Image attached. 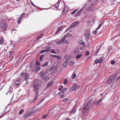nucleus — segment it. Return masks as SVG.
Instances as JSON below:
<instances>
[{
    "mask_svg": "<svg viewBox=\"0 0 120 120\" xmlns=\"http://www.w3.org/2000/svg\"><path fill=\"white\" fill-rule=\"evenodd\" d=\"M39 81L38 80L36 81L34 84V91L35 92V98L33 101H29L30 103H34L38 97V89L40 88L39 86L40 84V83Z\"/></svg>",
    "mask_w": 120,
    "mask_h": 120,
    "instance_id": "1",
    "label": "nucleus"
},
{
    "mask_svg": "<svg viewBox=\"0 0 120 120\" xmlns=\"http://www.w3.org/2000/svg\"><path fill=\"white\" fill-rule=\"evenodd\" d=\"M83 108L84 109L85 114L87 115H89L92 112V110L90 109L92 106L91 101L85 102Z\"/></svg>",
    "mask_w": 120,
    "mask_h": 120,
    "instance_id": "2",
    "label": "nucleus"
},
{
    "mask_svg": "<svg viewBox=\"0 0 120 120\" xmlns=\"http://www.w3.org/2000/svg\"><path fill=\"white\" fill-rule=\"evenodd\" d=\"M117 75L114 74L109 77L107 79L106 83L110 84L113 83L116 79Z\"/></svg>",
    "mask_w": 120,
    "mask_h": 120,
    "instance_id": "3",
    "label": "nucleus"
},
{
    "mask_svg": "<svg viewBox=\"0 0 120 120\" xmlns=\"http://www.w3.org/2000/svg\"><path fill=\"white\" fill-rule=\"evenodd\" d=\"M0 27L1 31L3 32L5 31L7 28L6 23L2 22H1Z\"/></svg>",
    "mask_w": 120,
    "mask_h": 120,
    "instance_id": "4",
    "label": "nucleus"
},
{
    "mask_svg": "<svg viewBox=\"0 0 120 120\" xmlns=\"http://www.w3.org/2000/svg\"><path fill=\"white\" fill-rule=\"evenodd\" d=\"M35 112L34 111H32L30 112H27L24 113V115L23 118L24 119H26L29 117L32 116V114L34 113Z\"/></svg>",
    "mask_w": 120,
    "mask_h": 120,
    "instance_id": "5",
    "label": "nucleus"
},
{
    "mask_svg": "<svg viewBox=\"0 0 120 120\" xmlns=\"http://www.w3.org/2000/svg\"><path fill=\"white\" fill-rule=\"evenodd\" d=\"M79 87V86L76 84L72 86L70 89V91H72L73 90L76 91L78 89Z\"/></svg>",
    "mask_w": 120,
    "mask_h": 120,
    "instance_id": "6",
    "label": "nucleus"
},
{
    "mask_svg": "<svg viewBox=\"0 0 120 120\" xmlns=\"http://www.w3.org/2000/svg\"><path fill=\"white\" fill-rule=\"evenodd\" d=\"M79 21L75 22L72 23L70 26L72 28L75 27L76 25L79 24Z\"/></svg>",
    "mask_w": 120,
    "mask_h": 120,
    "instance_id": "7",
    "label": "nucleus"
},
{
    "mask_svg": "<svg viewBox=\"0 0 120 120\" xmlns=\"http://www.w3.org/2000/svg\"><path fill=\"white\" fill-rule=\"evenodd\" d=\"M24 79L26 81H27L29 79V75L27 73H26L24 74Z\"/></svg>",
    "mask_w": 120,
    "mask_h": 120,
    "instance_id": "8",
    "label": "nucleus"
},
{
    "mask_svg": "<svg viewBox=\"0 0 120 120\" xmlns=\"http://www.w3.org/2000/svg\"><path fill=\"white\" fill-rule=\"evenodd\" d=\"M77 42L79 44H82L83 47H85V44L84 43V42L82 40L80 39H78L77 40Z\"/></svg>",
    "mask_w": 120,
    "mask_h": 120,
    "instance_id": "9",
    "label": "nucleus"
},
{
    "mask_svg": "<svg viewBox=\"0 0 120 120\" xmlns=\"http://www.w3.org/2000/svg\"><path fill=\"white\" fill-rule=\"evenodd\" d=\"M103 61L102 59L101 58H100L98 60H96L94 62V63L95 64H97L98 63H101Z\"/></svg>",
    "mask_w": 120,
    "mask_h": 120,
    "instance_id": "10",
    "label": "nucleus"
},
{
    "mask_svg": "<svg viewBox=\"0 0 120 120\" xmlns=\"http://www.w3.org/2000/svg\"><path fill=\"white\" fill-rule=\"evenodd\" d=\"M51 48V47L50 46L47 45L45 47V50L46 51V52L49 51Z\"/></svg>",
    "mask_w": 120,
    "mask_h": 120,
    "instance_id": "11",
    "label": "nucleus"
},
{
    "mask_svg": "<svg viewBox=\"0 0 120 120\" xmlns=\"http://www.w3.org/2000/svg\"><path fill=\"white\" fill-rule=\"evenodd\" d=\"M102 100V98H101L94 103L95 106H97L101 102Z\"/></svg>",
    "mask_w": 120,
    "mask_h": 120,
    "instance_id": "12",
    "label": "nucleus"
},
{
    "mask_svg": "<svg viewBox=\"0 0 120 120\" xmlns=\"http://www.w3.org/2000/svg\"><path fill=\"white\" fill-rule=\"evenodd\" d=\"M52 81L50 82L47 85L46 88L44 90L46 89H48L49 87H51L52 86Z\"/></svg>",
    "mask_w": 120,
    "mask_h": 120,
    "instance_id": "13",
    "label": "nucleus"
},
{
    "mask_svg": "<svg viewBox=\"0 0 120 120\" xmlns=\"http://www.w3.org/2000/svg\"><path fill=\"white\" fill-rule=\"evenodd\" d=\"M62 28L60 26L58 27L57 28L56 30V31L55 34H57L59 31L61 30H62Z\"/></svg>",
    "mask_w": 120,
    "mask_h": 120,
    "instance_id": "14",
    "label": "nucleus"
},
{
    "mask_svg": "<svg viewBox=\"0 0 120 120\" xmlns=\"http://www.w3.org/2000/svg\"><path fill=\"white\" fill-rule=\"evenodd\" d=\"M85 36L86 38V39L87 41V42L89 39V38L90 36V35L87 34H86L85 35Z\"/></svg>",
    "mask_w": 120,
    "mask_h": 120,
    "instance_id": "15",
    "label": "nucleus"
},
{
    "mask_svg": "<svg viewBox=\"0 0 120 120\" xmlns=\"http://www.w3.org/2000/svg\"><path fill=\"white\" fill-rule=\"evenodd\" d=\"M82 12V10H80L79 11H78L77 13L75 15V16L76 17H77L78 16L80 15H81Z\"/></svg>",
    "mask_w": 120,
    "mask_h": 120,
    "instance_id": "16",
    "label": "nucleus"
},
{
    "mask_svg": "<svg viewBox=\"0 0 120 120\" xmlns=\"http://www.w3.org/2000/svg\"><path fill=\"white\" fill-rule=\"evenodd\" d=\"M9 54H10V56H14L15 55V53L14 51H10L9 52Z\"/></svg>",
    "mask_w": 120,
    "mask_h": 120,
    "instance_id": "17",
    "label": "nucleus"
},
{
    "mask_svg": "<svg viewBox=\"0 0 120 120\" xmlns=\"http://www.w3.org/2000/svg\"><path fill=\"white\" fill-rule=\"evenodd\" d=\"M74 53L75 54H79L80 52L79 49H75L74 51Z\"/></svg>",
    "mask_w": 120,
    "mask_h": 120,
    "instance_id": "18",
    "label": "nucleus"
},
{
    "mask_svg": "<svg viewBox=\"0 0 120 120\" xmlns=\"http://www.w3.org/2000/svg\"><path fill=\"white\" fill-rule=\"evenodd\" d=\"M40 67L35 66V68H34V70L35 71H38L40 70Z\"/></svg>",
    "mask_w": 120,
    "mask_h": 120,
    "instance_id": "19",
    "label": "nucleus"
},
{
    "mask_svg": "<svg viewBox=\"0 0 120 120\" xmlns=\"http://www.w3.org/2000/svg\"><path fill=\"white\" fill-rule=\"evenodd\" d=\"M69 60V59L67 58L66 59L64 63L63 64V67H64L65 66L66 64L68 63Z\"/></svg>",
    "mask_w": 120,
    "mask_h": 120,
    "instance_id": "20",
    "label": "nucleus"
},
{
    "mask_svg": "<svg viewBox=\"0 0 120 120\" xmlns=\"http://www.w3.org/2000/svg\"><path fill=\"white\" fill-rule=\"evenodd\" d=\"M48 69H47L44 73H43V75H42V78H43L48 73Z\"/></svg>",
    "mask_w": 120,
    "mask_h": 120,
    "instance_id": "21",
    "label": "nucleus"
},
{
    "mask_svg": "<svg viewBox=\"0 0 120 120\" xmlns=\"http://www.w3.org/2000/svg\"><path fill=\"white\" fill-rule=\"evenodd\" d=\"M75 63V62L74 61H71L70 62L69 64V65L71 66H72L74 65Z\"/></svg>",
    "mask_w": 120,
    "mask_h": 120,
    "instance_id": "22",
    "label": "nucleus"
},
{
    "mask_svg": "<svg viewBox=\"0 0 120 120\" xmlns=\"http://www.w3.org/2000/svg\"><path fill=\"white\" fill-rule=\"evenodd\" d=\"M91 42L90 41L88 42L87 46L88 47H91Z\"/></svg>",
    "mask_w": 120,
    "mask_h": 120,
    "instance_id": "23",
    "label": "nucleus"
},
{
    "mask_svg": "<svg viewBox=\"0 0 120 120\" xmlns=\"http://www.w3.org/2000/svg\"><path fill=\"white\" fill-rule=\"evenodd\" d=\"M49 79V77L48 76H46L45 77L43 78V80L45 81H47Z\"/></svg>",
    "mask_w": 120,
    "mask_h": 120,
    "instance_id": "24",
    "label": "nucleus"
},
{
    "mask_svg": "<svg viewBox=\"0 0 120 120\" xmlns=\"http://www.w3.org/2000/svg\"><path fill=\"white\" fill-rule=\"evenodd\" d=\"M0 44H3V38L2 37H0Z\"/></svg>",
    "mask_w": 120,
    "mask_h": 120,
    "instance_id": "25",
    "label": "nucleus"
},
{
    "mask_svg": "<svg viewBox=\"0 0 120 120\" xmlns=\"http://www.w3.org/2000/svg\"><path fill=\"white\" fill-rule=\"evenodd\" d=\"M76 111V108L74 107L72 109V110L71 111V112L73 113H75Z\"/></svg>",
    "mask_w": 120,
    "mask_h": 120,
    "instance_id": "26",
    "label": "nucleus"
},
{
    "mask_svg": "<svg viewBox=\"0 0 120 120\" xmlns=\"http://www.w3.org/2000/svg\"><path fill=\"white\" fill-rule=\"evenodd\" d=\"M67 37L66 35H64L62 38V40L64 42L66 38Z\"/></svg>",
    "mask_w": 120,
    "mask_h": 120,
    "instance_id": "27",
    "label": "nucleus"
},
{
    "mask_svg": "<svg viewBox=\"0 0 120 120\" xmlns=\"http://www.w3.org/2000/svg\"><path fill=\"white\" fill-rule=\"evenodd\" d=\"M48 64V62L47 61H46L45 62V63L44 64H42L41 65V66L42 67H44L46 66Z\"/></svg>",
    "mask_w": 120,
    "mask_h": 120,
    "instance_id": "28",
    "label": "nucleus"
},
{
    "mask_svg": "<svg viewBox=\"0 0 120 120\" xmlns=\"http://www.w3.org/2000/svg\"><path fill=\"white\" fill-rule=\"evenodd\" d=\"M102 24L101 23V24H99L98 27L96 29V30H98L102 26Z\"/></svg>",
    "mask_w": 120,
    "mask_h": 120,
    "instance_id": "29",
    "label": "nucleus"
},
{
    "mask_svg": "<svg viewBox=\"0 0 120 120\" xmlns=\"http://www.w3.org/2000/svg\"><path fill=\"white\" fill-rule=\"evenodd\" d=\"M82 56V55L81 54H79V55H77L76 56V58L77 59H78L80 58Z\"/></svg>",
    "mask_w": 120,
    "mask_h": 120,
    "instance_id": "30",
    "label": "nucleus"
},
{
    "mask_svg": "<svg viewBox=\"0 0 120 120\" xmlns=\"http://www.w3.org/2000/svg\"><path fill=\"white\" fill-rule=\"evenodd\" d=\"M22 19L20 17H19L18 20V24H19L21 21Z\"/></svg>",
    "mask_w": 120,
    "mask_h": 120,
    "instance_id": "31",
    "label": "nucleus"
},
{
    "mask_svg": "<svg viewBox=\"0 0 120 120\" xmlns=\"http://www.w3.org/2000/svg\"><path fill=\"white\" fill-rule=\"evenodd\" d=\"M23 112H24V111H23V110L22 109H21L19 111V113L20 114H22V113Z\"/></svg>",
    "mask_w": 120,
    "mask_h": 120,
    "instance_id": "32",
    "label": "nucleus"
},
{
    "mask_svg": "<svg viewBox=\"0 0 120 120\" xmlns=\"http://www.w3.org/2000/svg\"><path fill=\"white\" fill-rule=\"evenodd\" d=\"M63 42H64L63 41H62V40L61 41H57V44H61Z\"/></svg>",
    "mask_w": 120,
    "mask_h": 120,
    "instance_id": "33",
    "label": "nucleus"
},
{
    "mask_svg": "<svg viewBox=\"0 0 120 120\" xmlns=\"http://www.w3.org/2000/svg\"><path fill=\"white\" fill-rule=\"evenodd\" d=\"M47 114L44 115H43L42 117V118L43 119H45L47 116Z\"/></svg>",
    "mask_w": 120,
    "mask_h": 120,
    "instance_id": "34",
    "label": "nucleus"
},
{
    "mask_svg": "<svg viewBox=\"0 0 120 120\" xmlns=\"http://www.w3.org/2000/svg\"><path fill=\"white\" fill-rule=\"evenodd\" d=\"M78 10V9H77L76 10H75L73 11L71 13V14H73L75 13Z\"/></svg>",
    "mask_w": 120,
    "mask_h": 120,
    "instance_id": "35",
    "label": "nucleus"
},
{
    "mask_svg": "<svg viewBox=\"0 0 120 120\" xmlns=\"http://www.w3.org/2000/svg\"><path fill=\"white\" fill-rule=\"evenodd\" d=\"M44 54L42 55H41V57L39 58V60L40 61H41L42 60V58L43 57Z\"/></svg>",
    "mask_w": 120,
    "mask_h": 120,
    "instance_id": "36",
    "label": "nucleus"
},
{
    "mask_svg": "<svg viewBox=\"0 0 120 120\" xmlns=\"http://www.w3.org/2000/svg\"><path fill=\"white\" fill-rule=\"evenodd\" d=\"M67 88H66L63 89L62 91L63 93H64L67 91Z\"/></svg>",
    "mask_w": 120,
    "mask_h": 120,
    "instance_id": "37",
    "label": "nucleus"
},
{
    "mask_svg": "<svg viewBox=\"0 0 120 120\" xmlns=\"http://www.w3.org/2000/svg\"><path fill=\"white\" fill-rule=\"evenodd\" d=\"M45 98H43L41 100H40L39 102V104H38V105L40 104L45 99Z\"/></svg>",
    "mask_w": 120,
    "mask_h": 120,
    "instance_id": "38",
    "label": "nucleus"
},
{
    "mask_svg": "<svg viewBox=\"0 0 120 120\" xmlns=\"http://www.w3.org/2000/svg\"><path fill=\"white\" fill-rule=\"evenodd\" d=\"M50 52L52 53H53L55 54H56V52L54 51V50L53 49H52L50 51Z\"/></svg>",
    "mask_w": 120,
    "mask_h": 120,
    "instance_id": "39",
    "label": "nucleus"
},
{
    "mask_svg": "<svg viewBox=\"0 0 120 120\" xmlns=\"http://www.w3.org/2000/svg\"><path fill=\"white\" fill-rule=\"evenodd\" d=\"M54 68V66H52L50 68L49 70V71H52V70H53V68Z\"/></svg>",
    "mask_w": 120,
    "mask_h": 120,
    "instance_id": "40",
    "label": "nucleus"
},
{
    "mask_svg": "<svg viewBox=\"0 0 120 120\" xmlns=\"http://www.w3.org/2000/svg\"><path fill=\"white\" fill-rule=\"evenodd\" d=\"M36 64L38 66H39L40 65L39 62V61H36Z\"/></svg>",
    "mask_w": 120,
    "mask_h": 120,
    "instance_id": "41",
    "label": "nucleus"
},
{
    "mask_svg": "<svg viewBox=\"0 0 120 120\" xmlns=\"http://www.w3.org/2000/svg\"><path fill=\"white\" fill-rule=\"evenodd\" d=\"M76 76V75L75 74H73L72 76V78L73 79H74L75 78Z\"/></svg>",
    "mask_w": 120,
    "mask_h": 120,
    "instance_id": "42",
    "label": "nucleus"
},
{
    "mask_svg": "<svg viewBox=\"0 0 120 120\" xmlns=\"http://www.w3.org/2000/svg\"><path fill=\"white\" fill-rule=\"evenodd\" d=\"M71 28H72L71 27V26H70L68 27V28L66 29V30L65 32L67 31H68V30H69L71 29Z\"/></svg>",
    "mask_w": 120,
    "mask_h": 120,
    "instance_id": "43",
    "label": "nucleus"
},
{
    "mask_svg": "<svg viewBox=\"0 0 120 120\" xmlns=\"http://www.w3.org/2000/svg\"><path fill=\"white\" fill-rule=\"evenodd\" d=\"M68 98H65L64 99L63 101L64 102H66L67 101H68Z\"/></svg>",
    "mask_w": 120,
    "mask_h": 120,
    "instance_id": "44",
    "label": "nucleus"
},
{
    "mask_svg": "<svg viewBox=\"0 0 120 120\" xmlns=\"http://www.w3.org/2000/svg\"><path fill=\"white\" fill-rule=\"evenodd\" d=\"M24 16V13H23L19 17L20 18H21L22 19V18Z\"/></svg>",
    "mask_w": 120,
    "mask_h": 120,
    "instance_id": "45",
    "label": "nucleus"
},
{
    "mask_svg": "<svg viewBox=\"0 0 120 120\" xmlns=\"http://www.w3.org/2000/svg\"><path fill=\"white\" fill-rule=\"evenodd\" d=\"M39 74H40V76L41 77V78H42V75H43V72L42 71H41L40 73Z\"/></svg>",
    "mask_w": 120,
    "mask_h": 120,
    "instance_id": "46",
    "label": "nucleus"
},
{
    "mask_svg": "<svg viewBox=\"0 0 120 120\" xmlns=\"http://www.w3.org/2000/svg\"><path fill=\"white\" fill-rule=\"evenodd\" d=\"M64 84H65L67 83V82L68 81V80H67V79H64Z\"/></svg>",
    "mask_w": 120,
    "mask_h": 120,
    "instance_id": "47",
    "label": "nucleus"
},
{
    "mask_svg": "<svg viewBox=\"0 0 120 120\" xmlns=\"http://www.w3.org/2000/svg\"><path fill=\"white\" fill-rule=\"evenodd\" d=\"M87 6V5H84L82 8L81 9V10H82V11H83V10L85 9V8H86V7Z\"/></svg>",
    "mask_w": 120,
    "mask_h": 120,
    "instance_id": "48",
    "label": "nucleus"
},
{
    "mask_svg": "<svg viewBox=\"0 0 120 120\" xmlns=\"http://www.w3.org/2000/svg\"><path fill=\"white\" fill-rule=\"evenodd\" d=\"M115 63V61L113 60H112L111 62V64H114Z\"/></svg>",
    "mask_w": 120,
    "mask_h": 120,
    "instance_id": "49",
    "label": "nucleus"
},
{
    "mask_svg": "<svg viewBox=\"0 0 120 120\" xmlns=\"http://www.w3.org/2000/svg\"><path fill=\"white\" fill-rule=\"evenodd\" d=\"M66 35L67 36V37L68 36L71 37L72 36V35L70 34H67Z\"/></svg>",
    "mask_w": 120,
    "mask_h": 120,
    "instance_id": "50",
    "label": "nucleus"
},
{
    "mask_svg": "<svg viewBox=\"0 0 120 120\" xmlns=\"http://www.w3.org/2000/svg\"><path fill=\"white\" fill-rule=\"evenodd\" d=\"M46 51L45 50H42L40 51V53L41 54H42L45 52H46Z\"/></svg>",
    "mask_w": 120,
    "mask_h": 120,
    "instance_id": "51",
    "label": "nucleus"
},
{
    "mask_svg": "<svg viewBox=\"0 0 120 120\" xmlns=\"http://www.w3.org/2000/svg\"><path fill=\"white\" fill-rule=\"evenodd\" d=\"M63 86H60V88H58V90L59 91H60L63 88Z\"/></svg>",
    "mask_w": 120,
    "mask_h": 120,
    "instance_id": "52",
    "label": "nucleus"
},
{
    "mask_svg": "<svg viewBox=\"0 0 120 120\" xmlns=\"http://www.w3.org/2000/svg\"><path fill=\"white\" fill-rule=\"evenodd\" d=\"M56 58H57L58 60H60L61 59V57L60 56H57Z\"/></svg>",
    "mask_w": 120,
    "mask_h": 120,
    "instance_id": "53",
    "label": "nucleus"
},
{
    "mask_svg": "<svg viewBox=\"0 0 120 120\" xmlns=\"http://www.w3.org/2000/svg\"><path fill=\"white\" fill-rule=\"evenodd\" d=\"M59 5H57V4H56L55 5V7L56 8V9L57 10H58V7Z\"/></svg>",
    "mask_w": 120,
    "mask_h": 120,
    "instance_id": "54",
    "label": "nucleus"
},
{
    "mask_svg": "<svg viewBox=\"0 0 120 120\" xmlns=\"http://www.w3.org/2000/svg\"><path fill=\"white\" fill-rule=\"evenodd\" d=\"M3 51H4V53L5 54V53L7 54V49H4L3 50Z\"/></svg>",
    "mask_w": 120,
    "mask_h": 120,
    "instance_id": "55",
    "label": "nucleus"
},
{
    "mask_svg": "<svg viewBox=\"0 0 120 120\" xmlns=\"http://www.w3.org/2000/svg\"><path fill=\"white\" fill-rule=\"evenodd\" d=\"M63 93L62 91H61L58 93V95H60V94H62Z\"/></svg>",
    "mask_w": 120,
    "mask_h": 120,
    "instance_id": "56",
    "label": "nucleus"
},
{
    "mask_svg": "<svg viewBox=\"0 0 120 120\" xmlns=\"http://www.w3.org/2000/svg\"><path fill=\"white\" fill-rule=\"evenodd\" d=\"M89 54V52L88 51H87L86 52V56H88Z\"/></svg>",
    "mask_w": 120,
    "mask_h": 120,
    "instance_id": "57",
    "label": "nucleus"
},
{
    "mask_svg": "<svg viewBox=\"0 0 120 120\" xmlns=\"http://www.w3.org/2000/svg\"><path fill=\"white\" fill-rule=\"evenodd\" d=\"M93 33L95 35H96L97 33V31H94L93 32Z\"/></svg>",
    "mask_w": 120,
    "mask_h": 120,
    "instance_id": "58",
    "label": "nucleus"
},
{
    "mask_svg": "<svg viewBox=\"0 0 120 120\" xmlns=\"http://www.w3.org/2000/svg\"><path fill=\"white\" fill-rule=\"evenodd\" d=\"M51 56L52 57H56L57 56L55 55H51Z\"/></svg>",
    "mask_w": 120,
    "mask_h": 120,
    "instance_id": "59",
    "label": "nucleus"
},
{
    "mask_svg": "<svg viewBox=\"0 0 120 120\" xmlns=\"http://www.w3.org/2000/svg\"><path fill=\"white\" fill-rule=\"evenodd\" d=\"M60 0H59L57 2V3L56 4L57 5H59V4H60Z\"/></svg>",
    "mask_w": 120,
    "mask_h": 120,
    "instance_id": "60",
    "label": "nucleus"
},
{
    "mask_svg": "<svg viewBox=\"0 0 120 120\" xmlns=\"http://www.w3.org/2000/svg\"><path fill=\"white\" fill-rule=\"evenodd\" d=\"M64 94H63L61 95H60V96L61 98H63Z\"/></svg>",
    "mask_w": 120,
    "mask_h": 120,
    "instance_id": "61",
    "label": "nucleus"
},
{
    "mask_svg": "<svg viewBox=\"0 0 120 120\" xmlns=\"http://www.w3.org/2000/svg\"><path fill=\"white\" fill-rule=\"evenodd\" d=\"M41 38V37H39V36H38L37 38H36V40H39L40 38Z\"/></svg>",
    "mask_w": 120,
    "mask_h": 120,
    "instance_id": "62",
    "label": "nucleus"
},
{
    "mask_svg": "<svg viewBox=\"0 0 120 120\" xmlns=\"http://www.w3.org/2000/svg\"><path fill=\"white\" fill-rule=\"evenodd\" d=\"M15 84V85L17 86H19V83H18V82H16Z\"/></svg>",
    "mask_w": 120,
    "mask_h": 120,
    "instance_id": "63",
    "label": "nucleus"
},
{
    "mask_svg": "<svg viewBox=\"0 0 120 120\" xmlns=\"http://www.w3.org/2000/svg\"><path fill=\"white\" fill-rule=\"evenodd\" d=\"M24 75V73L23 72H22L20 74V76H22Z\"/></svg>",
    "mask_w": 120,
    "mask_h": 120,
    "instance_id": "64",
    "label": "nucleus"
}]
</instances>
